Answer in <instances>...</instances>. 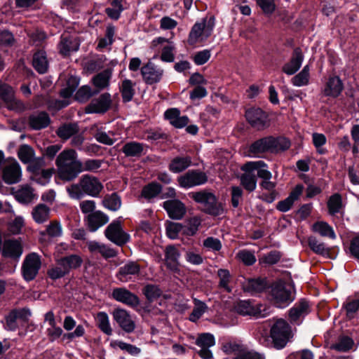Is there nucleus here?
Listing matches in <instances>:
<instances>
[{"label": "nucleus", "instance_id": "10", "mask_svg": "<svg viewBox=\"0 0 359 359\" xmlns=\"http://www.w3.org/2000/svg\"><path fill=\"white\" fill-rule=\"evenodd\" d=\"M41 266V258L38 254L32 252L27 255L22 267L24 278L27 281L34 279L39 273Z\"/></svg>", "mask_w": 359, "mask_h": 359}, {"label": "nucleus", "instance_id": "1", "mask_svg": "<svg viewBox=\"0 0 359 359\" xmlns=\"http://www.w3.org/2000/svg\"><path fill=\"white\" fill-rule=\"evenodd\" d=\"M55 163L58 176L63 180H72L82 172L81 162L77 159V154L73 149L62 151Z\"/></svg>", "mask_w": 359, "mask_h": 359}, {"label": "nucleus", "instance_id": "43", "mask_svg": "<svg viewBox=\"0 0 359 359\" xmlns=\"http://www.w3.org/2000/svg\"><path fill=\"white\" fill-rule=\"evenodd\" d=\"M69 273L65 263L62 258L57 261L56 266L48 271V274L52 279H57L63 277Z\"/></svg>", "mask_w": 359, "mask_h": 359}, {"label": "nucleus", "instance_id": "40", "mask_svg": "<svg viewBox=\"0 0 359 359\" xmlns=\"http://www.w3.org/2000/svg\"><path fill=\"white\" fill-rule=\"evenodd\" d=\"M245 291L255 293L263 290L265 288V283L261 279H247L242 283Z\"/></svg>", "mask_w": 359, "mask_h": 359}, {"label": "nucleus", "instance_id": "64", "mask_svg": "<svg viewBox=\"0 0 359 359\" xmlns=\"http://www.w3.org/2000/svg\"><path fill=\"white\" fill-rule=\"evenodd\" d=\"M343 308L346 311L347 318L351 319L359 309V300L348 299L346 303L344 304Z\"/></svg>", "mask_w": 359, "mask_h": 359}, {"label": "nucleus", "instance_id": "5", "mask_svg": "<svg viewBox=\"0 0 359 359\" xmlns=\"http://www.w3.org/2000/svg\"><path fill=\"white\" fill-rule=\"evenodd\" d=\"M270 336L275 348L281 349L286 346L293 335L289 324L283 319H278L271 327Z\"/></svg>", "mask_w": 359, "mask_h": 359}, {"label": "nucleus", "instance_id": "23", "mask_svg": "<svg viewBox=\"0 0 359 359\" xmlns=\"http://www.w3.org/2000/svg\"><path fill=\"white\" fill-rule=\"evenodd\" d=\"M242 170L257 171V175L262 180L271 179L272 174L268 170L267 165L263 161H249L241 166Z\"/></svg>", "mask_w": 359, "mask_h": 359}, {"label": "nucleus", "instance_id": "54", "mask_svg": "<svg viewBox=\"0 0 359 359\" xmlns=\"http://www.w3.org/2000/svg\"><path fill=\"white\" fill-rule=\"evenodd\" d=\"M122 1L123 0H113L111 2L110 6L106 8V13L109 17L114 20L119 18L123 10Z\"/></svg>", "mask_w": 359, "mask_h": 359}, {"label": "nucleus", "instance_id": "17", "mask_svg": "<svg viewBox=\"0 0 359 359\" xmlns=\"http://www.w3.org/2000/svg\"><path fill=\"white\" fill-rule=\"evenodd\" d=\"M3 180L8 184H13L20 182L22 177V170L19 163L12 161L8 163L3 170Z\"/></svg>", "mask_w": 359, "mask_h": 359}, {"label": "nucleus", "instance_id": "51", "mask_svg": "<svg viewBox=\"0 0 359 359\" xmlns=\"http://www.w3.org/2000/svg\"><path fill=\"white\" fill-rule=\"evenodd\" d=\"M271 152H279L285 151L290 147V142L285 137L275 138L271 137Z\"/></svg>", "mask_w": 359, "mask_h": 359}, {"label": "nucleus", "instance_id": "50", "mask_svg": "<svg viewBox=\"0 0 359 359\" xmlns=\"http://www.w3.org/2000/svg\"><path fill=\"white\" fill-rule=\"evenodd\" d=\"M236 311L243 316H255L257 309L250 301H240L236 306Z\"/></svg>", "mask_w": 359, "mask_h": 359}, {"label": "nucleus", "instance_id": "42", "mask_svg": "<svg viewBox=\"0 0 359 359\" xmlns=\"http://www.w3.org/2000/svg\"><path fill=\"white\" fill-rule=\"evenodd\" d=\"M102 204L106 208L111 211H116L121 206V197L116 193L107 195L102 201Z\"/></svg>", "mask_w": 359, "mask_h": 359}, {"label": "nucleus", "instance_id": "9", "mask_svg": "<svg viewBox=\"0 0 359 359\" xmlns=\"http://www.w3.org/2000/svg\"><path fill=\"white\" fill-rule=\"evenodd\" d=\"M104 235L108 240L120 246L126 243L130 239L129 234L123 231L119 219L110 223L104 231Z\"/></svg>", "mask_w": 359, "mask_h": 359}, {"label": "nucleus", "instance_id": "49", "mask_svg": "<svg viewBox=\"0 0 359 359\" xmlns=\"http://www.w3.org/2000/svg\"><path fill=\"white\" fill-rule=\"evenodd\" d=\"M110 78V72L103 71L93 78V85L99 90L103 89L109 86Z\"/></svg>", "mask_w": 359, "mask_h": 359}, {"label": "nucleus", "instance_id": "12", "mask_svg": "<svg viewBox=\"0 0 359 359\" xmlns=\"http://www.w3.org/2000/svg\"><path fill=\"white\" fill-rule=\"evenodd\" d=\"M0 100L10 110L20 111L23 109V104L18 100L14 95V90L10 86L2 83L0 81Z\"/></svg>", "mask_w": 359, "mask_h": 359}, {"label": "nucleus", "instance_id": "20", "mask_svg": "<svg viewBox=\"0 0 359 359\" xmlns=\"http://www.w3.org/2000/svg\"><path fill=\"white\" fill-rule=\"evenodd\" d=\"M23 252L21 241L17 239H7L3 243L2 255L11 259H19Z\"/></svg>", "mask_w": 359, "mask_h": 359}, {"label": "nucleus", "instance_id": "29", "mask_svg": "<svg viewBox=\"0 0 359 359\" xmlns=\"http://www.w3.org/2000/svg\"><path fill=\"white\" fill-rule=\"evenodd\" d=\"M140 266L133 262L126 263L119 269L117 278L122 282H127L131 279L132 276L140 273Z\"/></svg>", "mask_w": 359, "mask_h": 359}, {"label": "nucleus", "instance_id": "26", "mask_svg": "<svg viewBox=\"0 0 359 359\" xmlns=\"http://www.w3.org/2000/svg\"><path fill=\"white\" fill-rule=\"evenodd\" d=\"M304 60V55L299 48L294 50L290 60L284 65L283 72L287 75H292L296 73L301 67Z\"/></svg>", "mask_w": 359, "mask_h": 359}, {"label": "nucleus", "instance_id": "41", "mask_svg": "<svg viewBox=\"0 0 359 359\" xmlns=\"http://www.w3.org/2000/svg\"><path fill=\"white\" fill-rule=\"evenodd\" d=\"M50 215V209L46 205L40 204L35 207L32 210V217L37 223H43Z\"/></svg>", "mask_w": 359, "mask_h": 359}, {"label": "nucleus", "instance_id": "19", "mask_svg": "<svg viewBox=\"0 0 359 359\" xmlns=\"http://www.w3.org/2000/svg\"><path fill=\"white\" fill-rule=\"evenodd\" d=\"M79 46L80 42L76 37L69 34H63L58 44V49L60 54L67 56L77 51Z\"/></svg>", "mask_w": 359, "mask_h": 359}, {"label": "nucleus", "instance_id": "46", "mask_svg": "<svg viewBox=\"0 0 359 359\" xmlns=\"http://www.w3.org/2000/svg\"><path fill=\"white\" fill-rule=\"evenodd\" d=\"M34 197L33 189L29 186H23L15 193L16 199L22 203H30Z\"/></svg>", "mask_w": 359, "mask_h": 359}, {"label": "nucleus", "instance_id": "30", "mask_svg": "<svg viewBox=\"0 0 359 359\" xmlns=\"http://www.w3.org/2000/svg\"><path fill=\"white\" fill-rule=\"evenodd\" d=\"M271 137H266L259 139L253 142L249 148V152L253 156H259L260 154L270 151L271 149Z\"/></svg>", "mask_w": 359, "mask_h": 359}, {"label": "nucleus", "instance_id": "59", "mask_svg": "<svg viewBox=\"0 0 359 359\" xmlns=\"http://www.w3.org/2000/svg\"><path fill=\"white\" fill-rule=\"evenodd\" d=\"M208 307L205 303L195 299L194 307L189 317L190 320L193 322L196 321L206 311Z\"/></svg>", "mask_w": 359, "mask_h": 359}, {"label": "nucleus", "instance_id": "24", "mask_svg": "<svg viewBox=\"0 0 359 359\" xmlns=\"http://www.w3.org/2000/svg\"><path fill=\"white\" fill-rule=\"evenodd\" d=\"M163 208L169 217L173 219H180L186 213V208L179 200H168L163 203Z\"/></svg>", "mask_w": 359, "mask_h": 359}, {"label": "nucleus", "instance_id": "13", "mask_svg": "<svg viewBox=\"0 0 359 359\" xmlns=\"http://www.w3.org/2000/svg\"><path fill=\"white\" fill-rule=\"evenodd\" d=\"M111 103L110 94L107 93H103L100 97L92 100L90 103L86 107V112L88 114L104 113L109 109Z\"/></svg>", "mask_w": 359, "mask_h": 359}, {"label": "nucleus", "instance_id": "37", "mask_svg": "<svg viewBox=\"0 0 359 359\" xmlns=\"http://www.w3.org/2000/svg\"><path fill=\"white\" fill-rule=\"evenodd\" d=\"M180 253L174 246H168L165 249V264L171 270H176L178 266Z\"/></svg>", "mask_w": 359, "mask_h": 359}, {"label": "nucleus", "instance_id": "6", "mask_svg": "<svg viewBox=\"0 0 359 359\" xmlns=\"http://www.w3.org/2000/svg\"><path fill=\"white\" fill-rule=\"evenodd\" d=\"M292 285L279 280L273 284L271 294L277 307L284 308L294 299L292 293Z\"/></svg>", "mask_w": 359, "mask_h": 359}, {"label": "nucleus", "instance_id": "3", "mask_svg": "<svg viewBox=\"0 0 359 359\" xmlns=\"http://www.w3.org/2000/svg\"><path fill=\"white\" fill-rule=\"evenodd\" d=\"M215 26V18L214 16L205 17L196 22L189 32V43L195 45L205 41L211 36Z\"/></svg>", "mask_w": 359, "mask_h": 359}, {"label": "nucleus", "instance_id": "44", "mask_svg": "<svg viewBox=\"0 0 359 359\" xmlns=\"http://www.w3.org/2000/svg\"><path fill=\"white\" fill-rule=\"evenodd\" d=\"M328 210L330 215H335L341 212L343 209L341 196L335 194L330 196L327 202Z\"/></svg>", "mask_w": 359, "mask_h": 359}, {"label": "nucleus", "instance_id": "4", "mask_svg": "<svg viewBox=\"0 0 359 359\" xmlns=\"http://www.w3.org/2000/svg\"><path fill=\"white\" fill-rule=\"evenodd\" d=\"M189 196L196 202L201 203L204 205L205 210L207 213L219 216L224 213V205L217 200L216 196L211 192L198 191L192 192Z\"/></svg>", "mask_w": 359, "mask_h": 359}, {"label": "nucleus", "instance_id": "48", "mask_svg": "<svg viewBox=\"0 0 359 359\" xmlns=\"http://www.w3.org/2000/svg\"><path fill=\"white\" fill-rule=\"evenodd\" d=\"M96 320L99 328L107 335H111L112 329L109 323L108 315L105 312L97 314Z\"/></svg>", "mask_w": 359, "mask_h": 359}, {"label": "nucleus", "instance_id": "21", "mask_svg": "<svg viewBox=\"0 0 359 359\" xmlns=\"http://www.w3.org/2000/svg\"><path fill=\"white\" fill-rule=\"evenodd\" d=\"M245 117L252 127L259 130L264 128L267 118L266 113L259 108L247 110Z\"/></svg>", "mask_w": 359, "mask_h": 359}, {"label": "nucleus", "instance_id": "61", "mask_svg": "<svg viewBox=\"0 0 359 359\" xmlns=\"http://www.w3.org/2000/svg\"><path fill=\"white\" fill-rule=\"evenodd\" d=\"M69 272L72 269H77L83 263L82 258L78 255H72L62 258Z\"/></svg>", "mask_w": 359, "mask_h": 359}, {"label": "nucleus", "instance_id": "28", "mask_svg": "<svg viewBox=\"0 0 359 359\" xmlns=\"http://www.w3.org/2000/svg\"><path fill=\"white\" fill-rule=\"evenodd\" d=\"M165 118L170 124L176 128H183L189 123V118L186 116H180V111L176 108L169 109L164 114Z\"/></svg>", "mask_w": 359, "mask_h": 359}, {"label": "nucleus", "instance_id": "47", "mask_svg": "<svg viewBox=\"0 0 359 359\" xmlns=\"http://www.w3.org/2000/svg\"><path fill=\"white\" fill-rule=\"evenodd\" d=\"M41 235H47L49 237H60L62 235V227L59 221L54 220L50 222L44 231L41 232Z\"/></svg>", "mask_w": 359, "mask_h": 359}, {"label": "nucleus", "instance_id": "58", "mask_svg": "<svg viewBox=\"0 0 359 359\" xmlns=\"http://www.w3.org/2000/svg\"><path fill=\"white\" fill-rule=\"evenodd\" d=\"M353 341L348 337L340 338L336 344H333L331 348L340 352H346L352 348Z\"/></svg>", "mask_w": 359, "mask_h": 359}, {"label": "nucleus", "instance_id": "55", "mask_svg": "<svg viewBox=\"0 0 359 359\" xmlns=\"http://www.w3.org/2000/svg\"><path fill=\"white\" fill-rule=\"evenodd\" d=\"M29 163L27 170L32 173V177L36 176L41 171L43 170L46 165L45 160L43 157L33 158Z\"/></svg>", "mask_w": 359, "mask_h": 359}, {"label": "nucleus", "instance_id": "27", "mask_svg": "<svg viewBox=\"0 0 359 359\" xmlns=\"http://www.w3.org/2000/svg\"><path fill=\"white\" fill-rule=\"evenodd\" d=\"M88 226L90 231H95L109 222V217L101 211H95L87 216Z\"/></svg>", "mask_w": 359, "mask_h": 359}, {"label": "nucleus", "instance_id": "39", "mask_svg": "<svg viewBox=\"0 0 359 359\" xmlns=\"http://www.w3.org/2000/svg\"><path fill=\"white\" fill-rule=\"evenodd\" d=\"M135 83L130 79H125L123 80L120 86V91L121 93L123 102H128L132 100L135 95Z\"/></svg>", "mask_w": 359, "mask_h": 359}, {"label": "nucleus", "instance_id": "36", "mask_svg": "<svg viewBox=\"0 0 359 359\" xmlns=\"http://www.w3.org/2000/svg\"><path fill=\"white\" fill-rule=\"evenodd\" d=\"M312 230L323 237H329L332 239L336 238L333 228L325 222H316L313 224Z\"/></svg>", "mask_w": 359, "mask_h": 359}, {"label": "nucleus", "instance_id": "57", "mask_svg": "<svg viewBox=\"0 0 359 359\" xmlns=\"http://www.w3.org/2000/svg\"><path fill=\"white\" fill-rule=\"evenodd\" d=\"M196 344L201 348H210L215 344V339L213 334L203 333L199 334L196 340Z\"/></svg>", "mask_w": 359, "mask_h": 359}, {"label": "nucleus", "instance_id": "25", "mask_svg": "<svg viewBox=\"0 0 359 359\" xmlns=\"http://www.w3.org/2000/svg\"><path fill=\"white\" fill-rule=\"evenodd\" d=\"M310 312L309 304L305 299H302L296 303L292 308L290 309L289 317L290 321L299 323Z\"/></svg>", "mask_w": 359, "mask_h": 359}, {"label": "nucleus", "instance_id": "31", "mask_svg": "<svg viewBox=\"0 0 359 359\" xmlns=\"http://www.w3.org/2000/svg\"><path fill=\"white\" fill-rule=\"evenodd\" d=\"M121 150L126 157H140L144 153V146L142 143L129 142L123 146Z\"/></svg>", "mask_w": 359, "mask_h": 359}, {"label": "nucleus", "instance_id": "63", "mask_svg": "<svg viewBox=\"0 0 359 359\" xmlns=\"http://www.w3.org/2000/svg\"><path fill=\"white\" fill-rule=\"evenodd\" d=\"M236 257L241 261L244 264L250 266L255 263L256 257L253 252L248 250H240Z\"/></svg>", "mask_w": 359, "mask_h": 359}, {"label": "nucleus", "instance_id": "34", "mask_svg": "<svg viewBox=\"0 0 359 359\" xmlns=\"http://www.w3.org/2000/svg\"><path fill=\"white\" fill-rule=\"evenodd\" d=\"M244 172L240 176L241 184L244 189L252 192L257 187V177L252 171L243 170Z\"/></svg>", "mask_w": 359, "mask_h": 359}, {"label": "nucleus", "instance_id": "62", "mask_svg": "<svg viewBox=\"0 0 359 359\" xmlns=\"http://www.w3.org/2000/svg\"><path fill=\"white\" fill-rule=\"evenodd\" d=\"M161 191V187L157 183H151L146 186L142 192L145 198H151L156 196Z\"/></svg>", "mask_w": 359, "mask_h": 359}, {"label": "nucleus", "instance_id": "45", "mask_svg": "<svg viewBox=\"0 0 359 359\" xmlns=\"http://www.w3.org/2000/svg\"><path fill=\"white\" fill-rule=\"evenodd\" d=\"M111 346L113 348H119L121 350L127 352L133 356H137L141 353V349L140 348L121 341H111Z\"/></svg>", "mask_w": 359, "mask_h": 359}, {"label": "nucleus", "instance_id": "2", "mask_svg": "<svg viewBox=\"0 0 359 359\" xmlns=\"http://www.w3.org/2000/svg\"><path fill=\"white\" fill-rule=\"evenodd\" d=\"M102 189L103 185L97 177L85 175L78 184L67 187V191L72 198L80 199L84 195L96 197Z\"/></svg>", "mask_w": 359, "mask_h": 359}, {"label": "nucleus", "instance_id": "53", "mask_svg": "<svg viewBox=\"0 0 359 359\" xmlns=\"http://www.w3.org/2000/svg\"><path fill=\"white\" fill-rule=\"evenodd\" d=\"M18 155L22 163H28L34 158L35 152L30 146L23 144L19 148Z\"/></svg>", "mask_w": 359, "mask_h": 359}, {"label": "nucleus", "instance_id": "18", "mask_svg": "<svg viewBox=\"0 0 359 359\" xmlns=\"http://www.w3.org/2000/svg\"><path fill=\"white\" fill-rule=\"evenodd\" d=\"M344 89V85L341 79L337 76H330L325 82L322 93L325 96L337 97Z\"/></svg>", "mask_w": 359, "mask_h": 359}, {"label": "nucleus", "instance_id": "7", "mask_svg": "<svg viewBox=\"0 0 359 359\" xmlns=\"http://www.w3.org/2000/svg\"><path fill=\"white\" fill-rule=\"evenodd\" d=\"M222 351L226 354H234L233 359H265L263 355L249 351L243 345L234 342L224 344Z\"/></svg>", "mask_w": 359, "mask_h": 359}, {"label": "nucleus", "instance_id": "11", "mask_svg": "<svg viewBox=\"0 0 359 359\" xmlns=\"http://www.w3.org/2000/svg\"><path fill=\"white\" fill-rule=\"evenodd\" d=\"M208 181L205 173L199 170H190L178 178L180 187L189 189L205 184Z\"/></svg>", "mask_w": 359, "mask_h": 359}, {"label": "nucleus", "instance_id": "8", "mask_svg": "<svg viewBox=\"0 0 359 359\" xmlns=\"http://www.w3.org/2000/svg\"><path fill=\"white\" fill-rule=\"evenodd\" d=\"M79 84V79L76 76H70L67 81L66 87L60 92L61 96L64 100H56L51 102L49 104V108L57 111L68 106L69 104V102L67 100V99L69 98L72 95Z\"/></svg>", "mask_w": 359, "mask_h": 359}, {"label": "nucleus", "instance_id": "33", "mask_svg": "<svg viewBox=\"0 0 359 359\" xmlns=\"http://www.w3.org/2000/svg\"><path fill=\"white\" fill-rule=\"evenodd\" d=\"M191 159L189 156H177L174 158L170 165L169 169L171 172L178 173L186 170L190 166Z\"/></svg>", "mask_w": 359, "mask_h": 359}, {"label": "nucleus", "instance_id": "35", "mask_svg": "<svg viewBox=\"0 0 359 359\" xmlns=\"http://www.w3.org/2000/svg\"><path fill=\"white\" fill-rule=\"evenodd\" d=\"M32 65L34 69L40 74L46 72L48 63L46 54L43 51H39L33 56Z\"/></svg>", "mask_w": 359, "mask_h": 359}, {"label": "nucleus", "instance_id": "60", "mask_svg": "<svg viewBox=\"0 0 359 359\" xmlns=\"http://www.w3.org/2000/svg\"><path fill=\"white\" fill-rule=\"evenodd\" d=\"M203 246L209 251L217 252L222 249V245L219 238L209 236L203 241Z\"/></svg>", "mask_w": 359, "mask_h": 359}, {"label": "nucleus", "instance_id": "38", "mask_svg": "<svg viewBox=\"0 0 359 359\" xmlns=\"http://www.w3.org/2000/svg\"><path fill=\"white\" fill-rule=\"evenodd\" d=\"M310 79V67L306 65L302 70L291 79V83L297 87H302L309 85Z\"/></svg>", "mask_w": 359, "mask_h": 359}, {"label": "nucleus", "instance_id": "52", "mask_svg": "<svg viewBox=\"0 0 359 359\" xmlns=\"http://www.w3.org/2000/svg\"><path fill=\"white\" fill-rule=\"evenodd\" d=\"M309 246L316 254L326 255L329 254V248L325 245L320 242L315 237H310L308 240Z\"/></svg>", "mask_w": 359, "mask_h": 359}, {"label": "nucleus", "instance_id": "22", "mask_svg": "<svg viewBox=\"0 0 359 359\" xmlns=\"http://www.w3.org/2000/svg\"><path fill=\"white\" fill-rule=\"evenodd\" d=\"M112 297L116 301L127 304L131 307H136L140 304L139 298L125 288H116L112 292Z\"/></svg>", "mask_w": 359, "mask_h": 359}, {"label": "nucleus", "instance_id": "14", "mask_svg": "<svg viewBox=\"0 0 359 359\" xmlns=\"http://www.w3.org/2000/svg\"><path fill=\"white\" fill-rule=\"evenodd\" d=\"M158 45H163L161 60L165 62H173L175 49L174 43L164 37H158L152 41L151 46L156 48Z\"/></svg>", "mask_w": 359, "mask_h": 359}, {"label": "nucleus", "instance_id": "15", "mask_svg": "<svg viewBox=\"0 0 359 359\" xmlns=\"http://www.w3.org/2000/svg\"><path fill=\"white\" fill-rule=\"evenodd\" d=\"M144 81L148 84H154L160 81L163 74V69L149 62L141 69Z\"/></svg>", "mask_w": 359, "mask_h": 359}, {"label": "nucleus", "instance_id": "16", "mask_svg": "<svg viewBox=\"0 0 359 359\" xmlns=\"http://www.w3.org/2000/svg\"><path fill=\"white\" fill-rule=\"evenodd\" d=\"M114 320L126 332L130 333L134 331L135 323L129 313L121 309H117L112 313Z\"/></svg>", "mask_w": 359, "mask_h": 359}, {"label": "nucleus", "instance_id": "32", "mask_svg": "<svg viewBox=\"0 0 359 359\" xmlns=\"http://www.w3.org/2000/svg\"><path fill=\"white\" fill-rule=\"evenodd\" d=\"M50 123V118L48 114L39 112L34 114L29 117V125L34 130L44 128Z\"/></svg>", "mask_w": 359, "mask_h": 359}, {"label": "nucleus", "instance_id": "56", "mask_svg": "<svg viewBox=\"0 0 359 359\" xmlns=\"http://www.w3.org/2000/svg\"><path fill=\"white\" fill-rule=\"evenodd\" d=\"M78 131L76 124H65L57 129V135L64 140H67Z\"/></svg>", "mask_w": 359, "mask_h": 359}]
</instances>
